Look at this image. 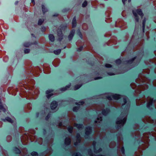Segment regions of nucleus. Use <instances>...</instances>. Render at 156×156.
I'll list each match as a JSON object with an SVG mask.
<instances>
[{
    "label": "nucleus",
    "mask_w": 156,
    "mask_h": 156,
    "mask_svg": "<svg viewBox=\"0 0 156 156\" xmlns=\"http://www.w3.org/2000/svg\"><path fill=\"white\" fill-rule=\"evenodd\" d=\"M58 37H60L59 38V41H61L62 39V31L60 30L58 31Z\"/></svg>",
    "instance_id": "11"
},
{
    "label": "nucleus",
    "mask_w": 156,
    "mask_h": 156,
    "mask_svg": "<svg viewBox=\"0 0 156 156\" xmlns=\"http://www.w3.org/2000/svg\"><path fill=\"white\" fill-rule=\"evenodd\" d=\"M121 61L119 59H118L115 61V63L118 64H120L121 63Z\"/></svg>",
    "instance_id": "38"
},
{
    "label": "nucleus",
    "mask_w": 156,
    "mask_h": 156,
    "mask_svg": "<svg viewBox=\"0 0 156 156\" xmlns=\"http://www.w3.org/2000/svg\"><path fill=\"white\" fill-rule=\"evenodd\" d=\"M57 106V102L55 101L52 102L51 105V109L53 110L55 109Z\"/></svg>",
    "instance_id": "7"
},
{
    "label": "nucleus",
    "mask_w": 156,
    "mask_h": 156,
    "mask_svg": "<svg viewBox=\"0 0 156 156\" xmlns=\"http://www.w3.org/2000/svg\"><path fill=\"white\" fill-rule=\"evenodd\" d=\"M74 126L77 127L78 129H80L83 126V125L82 124H75Z\"/></svg>",
    "instance_id": "18"
},
{
    "label": "nucleus",
    "mask_w": 156,
    "mask_h": 156,
    "mask_svg": "<svg viewBox=\"0 0 156 156\" xmlns=\"http://www.w3.org/2000/svg\"><path fill=\"white\" fill-rule=\"evenodd\" d=\"M123 97V101L124 102V104H122V106L123 107L124 105H125L126 103H127V98L126 97L124 96V97Z\"/></svg>",
    "instance_id": "20"
},
{
    "label": "nucleus",
    "mask_w": 156,
    "mask_h": 156,
    "mask_svg": "<svg viewBox=\"0 0 156 156\" xmlns=\"http://www.w3.org/2000/svg\"><path fill=\"white\" fill-rule=\"evenodd\" d=\"M129 106H130V104H129V103H128L127 105V106L126 107V109H128L129 108Z\"/></svg>",
    "instance_id": "44"
},
{
    "label": "nucleus",
    "mask_w": 156,
    "mask_h": 156,
    "mask_svg": "<svg viewBox=\"0 0 156 156\" xmlns=\"http://www.w3.org/2000/svg\"><path fill=\"white\" fill-rule=\"evenodd\" d=\"M135 58H132L131 60H129L127 62L128 63H131L134 60Z\"/></svg>",
    "instance_id": "41"
},
{
    "label": "nucleus",
    "mask_w": 156,
    "mask_h": 156,
    "mask_svg": "<svg viewBox=\"0 0 156 156\" xmlns=\"http://www.w3.org/2000/svg\"><path fill=\"white\" fill-rule=\"evenodd\" d=\"M18 1H16V2H15V4L16 5H17L18 3Z\"/></svg>",
    "instance_id": "49"
},
{
    "label": "nucleus",
    "mask_w": 156,
    "mask_h": 156,
    "mask_svg": "<svg viewBox=\"0 0 156 156\" xmlns=\"http://www.w3.org/2000/svg\"><path fill=\"white\" fill-rule=\"evenodd\" d=\"M84 104V102L83 101L79 102L78 103H76V104L78 105H83Z\"/></svg>",
    "instance_id": "33"
},
{
    "label": "nucleus",
    "mask_w": 156,
    "mask_h": 156,
    "mask_svg": "<svg viewBox=\"0 0 156 156\" xmlns=\"http://www.w3.org/2000/svg\"><path fill=\"white\" fill-rule=\"evenodd\" d=\"M73 129V127L71 126H69L68 128V131L70 133H72Z\"/></svg>",
    "instance_id": "29"
},
{
    "label": "nucleus",
    "mask_w": 156,
    "mask_h": 156,
    "mask_svg": "<svg viewBox=\"0 0 156 156\" xmlns=\"http://www.w3.org/2000/svg\"><path fill=\"white\" fill-rule=\"evenodd\" d=\"M77 34L81 39H82V36L80 30H78Z\"/></svg>",
    "instance_id": "32"
},
{
    "label": "nucleus",
    "mask_w": 156,
    "mask_h": 156,
    "mask_svg": "<svg viewBox=\"0 0 156 156\" xmlns=\"http://www.w3.org/2000/svg\"><path fill=\"white\" fill-rule=\"evenodd\" d=\"M126 0H122V2L124 4H125V2L126 1Z\"/></svg>",
    "instance_id": "48"
},
{
    "label": "nucleus",
    "mask_w": 156,
    "mask_h": 156,
    "mask_svg": "<svg viewBox=\"0 0 156 156\" xmlns=\"http://www.w3.org/2000/svg\"><path fill=\"white\" fill-rule=\"evenodd\" d=\"M31 154L33 156H37L38 155L37 153L36 152H33L31 153Z\"/></svg>",
    "instance_id": "31"
},
{
    "label": "nucleus",
    "mask_w": 156,
    "mask_h": 156,
    "mask_svg": "<svg viewBox=\"0 0 156 156\" xmlns=\"http://www.w3.org/2000/svg\"><path fill=\"white\" fill-rule=\"evenodd\" d=\"M30 51V50L29 49H26L24 50V53L25 54L28 53Z\"/></svg>",
    "instance_id": "37"
},
{
    "label": "nucleus",
    "mask_w": 156,
    "mask_h": 156,
    "mask_svg": "<svg viewBox=\"0 0 156 156\" xmlns=\"http://www.w3.org/2000/svg\"><path fill=\"white\" fill-rule=\"evenodd\" d=\"M71 86V84H70L67 85L65 87H64L60 89V90L62 91H63L67 90Z\"/></svg>",
    "instance_id": "12"
},
{
    "label": "nucleus",
    "mask_w": 156,
    "mask_h": 156,
    "mask_svg": "<svg viewBox=\"0 0 156 156\" xmlns=\"http://www.w3.org/2000/svg\"><path fill=\"white\" fill-rule=\"evenodd\" d=\"M82 85H76L74 87V90H76L78 89Z\"/></svg>",
    "instance_id": "28"
},
{
    "label": "nucleus",
    "mask_w": 156,
    "mask_h": 156,
    "mask_svg": "<svg viewBox=\"0 0 156 156\" xmlns=\"http://www.w3.org/2000/svg\"><path fill=\"white\" fill-rule=\"evenodd\" d=\"M87 5V2L86 1H85L82 4V6L83 7H85Z\"/></svg>",
    "instance_id": "39"
},
{
    "label": "nucleus",
    "mask_w": 156,
    "mask_h": 156,
    "mask_svg": "<svg viewBox=\"0 0 156 156\" xmlns=\"http://www.w3.org/2000/svg\"><path fill=\"white\" fill-rule=\"evenodd\" d=\"M58 14H56L55 15H53V16H58Z\"/></svg>",
    "instance_id": "53"
},
{
    "label": "nucleus",
    "mask_w": 156,
    "mask_h": 156,
    "mask_svg": "<svg viewBox=\"0 0 156 156\" xmlns=\"http://www.w3.org/2000/svg\"><path fill=\"white\" fill-rule=\"evenodd\" d=\"M52 91L51 90H48L46 91V96L47 98H49L51 96L53 95V94L52 93Z\"/></svg>",
    "instance_id": "6"
},
{
    "label": "nucleus",
    "mask_w": 156,
    "mask_h": 156,
    "mask_svg": "<svg viewBox=\"0 0 156 156\" xmlns=\"http://www.w3.org/2000/svg\"><path fill=\"white\" fill-rule=\"evenodd\" d=\"M6 109L2 105V104L0 102V112H5Z\"/></svg>",
    "instance_id": "13"
},
{
    "label": "nucleus",
    "mask_w": 156,
    "mask_h": 156,
    "mask_svg": "<svg viewBox=\"0 0 156 156\" xmlns=\"http://www.w3.org/2000/svg\"><path fill=\"white\" fill-rule=\"evenodd\" d=\"M71 142V140L70 138H66L65 140V144L67 145L70 144Z\"/></svg>",
    "instance_id": "14"
},
{
    "label": "nucleus",
    "mask_w": 156,
    "mask_h": 156,
    "mask_svg": "<svg viewBox=\"0 0 156 156\" xmlns=\"http://www.w3.org/2000/svg\"><path fill=\"white\" fill-rule=\"evenodd\" d=\"M14 151L16 153L19 154L20 152V151L17 148L15 147L14 149Z\"/></svg>",
    "instance_id": "25"
},
{
    "label": "nucleus",
    "mask_w": 156,
    "mask_h": 156,
    "mask_svg": "<svg viewBox=\"0 0 156 156\" xmlns=\"http://www.w3.org/2000/svg\"><path fill=\"white\" fill-rule=\"evenodd\" d=\"M45 27H42L41 29V31L43 32L45 30Z\"/></svg>",
    "instance_id": "42"
},
{
    "label": "nucleus",
    "mask_w": 156,
    "mask_h": 156,
    "mask_svg": "<svg viewBox=\"0 0 156 156\" xmlns=\"http://www.w3.org/2000/svg\"><path fill=\"white\" fill-rule=\"evenodd\" d=\"M44 21V20L42 19H40L38 21V25H41L43 23V22Z\"/></svg>",
    "instance_id": "27"
},
{
    "label": "nucleus",
    "mask_w": 156,
    "mask_h": 156,
    "mask_svg": "<svg viewBox=\"0 0 156 156\" xmlns=\"http://www.w3.org/2000/svg\"><path fill=\"white\" fill-rule=\"evenodd\" d=\"M109 112V109L107 108L106 110L104 109L102 111V114L104 115H106Z\"/></svg>",
    "instance_id": "10"
},
{
    "label": "nucleus",
    "mask_w": 156,
    "mask_h": 156,
    "mask_svg": "<svg viewBox=\"0 0 156 156\" xmlns=\"http://www.w3.org/2000/svg\"><path fill=\"white\" fill-rule=\"evenodd\" d=\"M2 120L4 122L6 121H8V122L12 123V119L9 117H7L5 119H2Z\"/></svg>",
    "instance_id": "16"
},
{
    "label": "nucleus",
    "mask_w": 156,
    "mask_h": 156,
    "mask_svg": "<svg viewBox=\"0 0 156 156\" xmlns=\"http://www.w3.org/2000/svg\"><path fill=\"white\" fill-rule=\"evenodd\" d=\"M67 27V25H62L61 26V29L62 30L65 29V28H66Z\"/></svg>",
    "instance_id": "36"
},
{
    "label": "nucleus",
    "mask_w": 156,
    "mask_h": 156,
    "mask_svg": "<svg viewBox=\"0 0 156 156\" xmlns=\"http://www.w3.org/2000/svg\"><path fill=\"white\" fill-rule=\"evenodd\" d=\"M108 74L109 75H113L115 74V73H108Z\"/></svg>",
    "instance_id": "46"
},
{
    "label": "nucleus",
    "mask_w": 156,
    "mask_h": 156,
    "mask_svg": "<svg viewBox=\"0 0 156 156\" xmlns=\"http://www.w3.org/2000/svg\"><path fill=\"white\" fill-rule=\"evenodd\" d=\"M42 10L43 13H45V12L47 11L48 10L46 8H45V6L44 5H42Z\"/></svg>",
    "instance_id": "22"
},
{
    "label": "nucleus",
    "mask_w": 156,
    "mask_h": 156,
    "mask_svg": "<svg viewBox=\"0 0 156 156\" xmlns=\"http://www.w3.org/2000/svg\"><path fill=\"white\" fill-rule=\"evenodd\" d=\"M31 0L32 2L33 3H35L34 0Z\"/></svg>",
    "instance_id": "51"
},
{
    "label": "nucleus",
    "mask_w": 156,
    "mask_h": 156,
    "mask_svg": "<svg viewBox=\"0 0 156 156\" xmlns=\"http://www.w3.org/2000/svg\"><path fill=\"white\" fill-rule=\"evenodd\" d=\"M127 111L126 113L122 117V115L120 117L117 119L116 124L119 125L120 126H122L125 123L126 121V117L127 116Z\"/></svg>",
    "instance_id": "1"
},
{
    "label": "nucleus",
    "mask_w": 156,
    "mask_h": 156,
    "mask_svg": "<svg viewBox=\"0 0 156 156\" xmlns=\"http://www.w3.org/2000/svg\"><path fill=\"white\" fill-rule=\"evenodd\" d=\"M101 78V77H96V78H95L94 80H98V79H100Z\"/></svg>",
    "instance_id": "47"
},
{
    "label": "nucleus",
    "mask_w": 156,
    "mask_h": 156,
    "mask_svg": "<svg viewBox=\"0 0 156 156\" xmlns=\"http://www.w3.org/2000/svg\"><path fill=\"white\" fill-rule=\"evenodd\" d=\"M105 66L107 68H110L112 67V66L110 64H107L105 65Z\"/></svg>",
    "instance_id": "40"
},
{
    "label": "nucleus",
    "mask_w": 156,
    "mask_h": 156,
    "mask_svg": "<svg viewBox=\"0 0 156 156\" xmlns=\"http://www.w3.org/2000/svg\"><path fill=\"white\" fill-rule=\"evenodd\" d=\"M31 44L28 42H25L24 44V46L25 47H29Z\"/></svg>",
    "instance_id": "30"
},
{
    "label": "nucleus",
    "mask_w": 156,
    "mask_h": 156,
    "mask_svg": "<svg viewBox=\"0 0 156 156\" xmlns=\"http://www.w3.org/2000/svg\"><path fill=\"white\" fill-rule=\"evenodd\" d=\"M96 144V142L95 141H94L93 143V147L94 148V152L96 153L101 152V148H100L99 149V150L97 151L96 150V148L95 147Z\"/></svg>",
    "instance_id": "9"
},
{
    "label": "nucleus",
    "mask_w": 156,
    "mask_h": 156,
    "mask_svg": "<svg viewBox=\"0 0 156 156\" xmlns=\"http://www.w3.org/2000/svg\"><path fill=\"white\" fill-rule=\"evenodd\" d=\"M75 31L74 30H73L70 32V34L68 36V38L69 41L72 40Z\"/></svg>",
    "instance_id": "8"
},
{
    "label": "nucleus",
    "mask_w": 156,
    "mask_h": 156,
    "mask_svg": "<svg viewBox=\"0 0 156 156\" xmlns=\"http://www.w3.org/2000/svg\"><path fill=\"white\" fill-rule=\"evenodd\" d=\"M61 51V50L60 49H58L56 50H55L54 51V53L55 55H58L60 54Z\"/></svg>",
    "instance_id": "24"
},
{
    "label": "nucleus",
    "mask_w": 156,
    "mask_h": 156,
    "mask_svg": "<svg viewBox=\"0 0 156 156\" xmlns=\"http://www.w3.org/2000/svg\"><path fill=\"white\" fill-rule=\"evenodd\" d=\"M88 153L90 156H105L102 155H98V156L94 155L92 153H91V151L90 149L88 151Z\"/></svg>",
    "instance_id": "23"
},
{
    "label": "nucleus",
    "mask_w": 156,
    "mask_h": 156,
    "mask_svg": "<svg viewBox=\"0 0 156 156\" xmlns=\"http://www.w3.org/2000/svg\"><path fill=\"white\" fill-rule=\"evenodd\" d=\"M72 27H75L76 26V20L75 17H74L72 21Z\"/></svg>",
    "instance_id": "17"
},
{
    "label": "nucleus",
    "mask_w": 156,
    "mask_h": 156,
    "mask_svg": "<svg viewBox=\"0 0 156 156\" xmlns=\"http://www.w3.org/2000/svg\"><path fill=\"white\" fill-rule=\"evenodd\" d=\"M121 151L122 152L123 154L124 153V151H125V150H124V148L123 147H122V149H121Z\"/></svg>",
    "instance_id": "45"
},
{
    "label": "nucleus",
    "mask_w": 156,
    "mask_h": 156,
    "mask_svg": "<svg viewBox=\"0 0 156 156\" xmlns=\"http://www.w3.org/2000/svg\"><path fill=\"white\" fill-rule=\"evenodd\" d=\"M49 40L51 42H53L55 40V37L52 34H50L49 35Z\"/></svg>",
    "instance_id": "15"
},
{
    "label": "nucleus",
    "mask_w": 156,
    "mask_h": 156,
    "mask_svg": "<svg viewBox=\"0 0 156 156\" xmlns=\"http://www.w3.org/2000/svg\"><path fill=\"white\" fill-rule=\"evenodd\" d=\"M59 126H61L62 125V123H61L59 124Z\"/></svg>",
    "instance_id": "52"
},
{
    "label": "nucleus",
    "mask_w": 156,
    "mask_h": 156,
    "mask_svg": "<svg viewBox=\"0 0 156 156\" xmlns=\"http://www.w3.org/2000/svg\"><path fill=\"white\" fill-rule=\"evenodd\" d=\"M106 98H107L109 100H112V98L114 99L118 100L119 98H121L122 96L119 94H114L112 93H109L108 94H105V95Z\"/></svg>",
    "instance_id": "2"
},
{
    "label": "nucleus",
    "mask_w": 156,
    "mask_h": 156,
    "mask_svg": "<svg viewBox=\"0 0 156 156\" xmlns=\"http://www.w3.org/2000/svg\"><path fill=\"white\" fill-rule=\"evenodd\" d=\"M101 115L98 116V117L97 118V120L95 121V122H100L101 121H102V117L101 116Z\"/></svg>",
    "instance_id": "21"
},
{
    "label": "nucleus",
    "mask_w": 156,
    "mask_h": 156,
    "mask_svg": "<svg viewBox=\"0 0 156 156\" xmlns=\"http://www.w3.org/2000/svg\"><path fill=\"white\" fill-rule=\"evenodd\" d=\"M145 23H146V20L145 19H144L143 20V32H144Z\"/></svg>",
    "instance_id": "26"
},
{
    "label": "nucleus",
    "mask_w": 156,
    "mask_h": 156,
    "mask_svg": "<svg viewBox=\"0 0 156 156\" xmlns=\"http://www.w3.org/2000/svg\"><path fill=\"white\" fill-rule=\"evenodd\" d=\"M153 101V100L152 99H151L150 101L147 103V107L148 108H150V106L152 105Z\"/></svg>",
    "instance_id": "19"
},
{
    "label": "nucleus",
    "mask_w": 156,
    "mask_h": 156,
    "mask_svg": "<svg viewBox=\"0 0 156 156\" xmlns=\"http://www.w3.org/2000/svg\"><path fill=\"white\" fill-rule=\"evenodd\" d=\"M72 156H82L79 153H76L73 154Z\"/></svg>",
    "instance_id": "34"
},
{
    "label": "nucleus",
    "mask_w": 156,
    "mask_h": 156,
    "mask_svg": "<svg viewBox=\"0 0 156 156\" xmlns=\"http://www.w3.org/2000/svg\"><path fill=\"white\" fill-rule=\"evenodd\" d=\"M49 117V115H47V117H46V119H48Z\"/></svg>",
    "instance_id": "50"
},
{
    "label": "nucleus",
    "mask_w": 156,
    "mask_h": 156,
    "mask_svg": "<svg viewBox=\"0 0 156 156\" xmlns=\"http://www.w3.org/2000/svg\"><path fill=\"white\" fill-rule=\"evenodd\" d=\"M82 48H83V47L80 46L79 48H78L77 51H80L82 50Z\"/></svg>",
    "instance_id": "43"
},
{
    "label": "nucleus",
    "mask_w": 156,
    "mask_h": 156,
    "mask_svg": "<svg viewBox=\"0 0 156 156\" xmlns=\"http://www.w3.org/2000/svg\"><path fill=\"white\" fill-rule=\"evenodd\" d=\"M91 128L89 126L87 127L85 129V136L86 138H88L89 134L91 133Z\"/></svg>",
    "instance_id": "4"
},
{
    "label": "nucleus",
    "mask_w": 156,
    "mask_h": 156,
    "mask_svg": "<svg viewBox=\"0 0 156 156\" xmlns=\"http://www.w3.org/2000/svg\"><path fill=\"white\" fill-rule=\"evenodd\" d=\"M76 142L74 143V145L75 146L77 145L78 144L80 143V142L81 137L79 134H77L76 137Z\"/></svg>",
    "instance_id": "5"
},
{
    "label": "nucleus",
    "mask_w": 156,
    "mask_h": 156,
    "mask_svg": "<svg viewBox=\"0 0 156 156\" xmlns=\"http://www.w3.org/2000/svg\"><path fill=\"white\" fill-rule=\"evenodd\" d=\"M79 107H74L73 108V111L74 112H76L79 109Z\"/></svg>",
    "instance_id": "35"
},
{
    "label": "nucleus",
    "mask_w": 156,
    "mask_h": 156,
    "mask_svg": "<svg viewBox=\"0 0 156 156\" xmlns=\"http://www.w3.org/2000/svg\"><path fill=\"white\" fill-rule=\"evenodd\" d=\"M133 12L134 16H135V22H138L139 21V18L137 16V14L140 15L142 17L143 16L142 12L140 9L133 10Z\"/></svg>",
    "instance_id": "3"
},
{
    "label": "nucleus",
    "mask_w": 156,
    "mask_h": 156,
    "mask_svg": "<svg viewBox=\"0 0 156 156\" xmlns=\"http://www.w3.org/2000/svg\"><path fill=\"white\" fill-rule=\"evenodd\" d=\"M128 0V2H131V0Z\"/></svg>",
    "instance_id": "54"
},
{
    "label": "nucleus",
    "mask_w": 156,
    "mask_h": 156,
    "mask_svg": "<svg viewBox=\"0 0 156 156\" xmlns=\"http://www.w3.org/2000/svg\"><path fill=\"white\" fill-rule=\"evenodd\" d=\"M32 35L33 36H34V35L33 34H32Z\"/></svg>",
    "instance_id": "55"
}]
</instances>
